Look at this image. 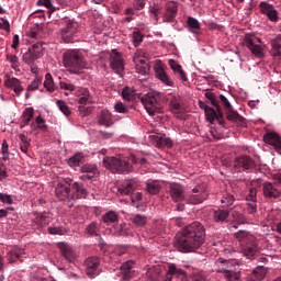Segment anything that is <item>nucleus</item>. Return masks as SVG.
Listing matches in <instances>:
<instances>
[{
    "label": "nucleus",
    "instance_id": "nucleus-1",
    "mask_svg": "<svg viewBox=\"0 0 281 281\" xmlns=\"http://www.w3.org/2000/svg\"><path fill=\"white\" fill-rule=\"evenodd\" d=\"M205 243V226L201 222L187 225L176 237L175 247L181 254H192Z\"/></svg>",
    "mask_w": 281,
    "mask_h": 281
},
{
    "label": "nucleus",
    "instance_id": "nucleus-2",
    "mask_svg": "<svg viewBox=\"0 0 281 281\" xmlns=\"http://www.w3.org/2000/svg\"><path fill=\"white\" fill-rule=\"evenodd\" d=\"M63 64L67 71L78 75L82 69H87V61L82 54L76 49L67 50L63 55Z\"/></svg>",
    "mask_w": 281,
    "mask_h": 281
},
{
    "label": "nucleus",
    "instance_id": "nucleus-3",
    "mask_svg": "<svg viewBox=\"0 0 281 281\" xmlns=\"http://www.w3.org/2000/svg\"><path fill=\"white\" fill-rule=\"evenodd\" d=\"M235 238L239 240L241 251L248 260H251L258 252V243L256 241V237L248 234L246 231H239L235 233Z\"/></svg>",
    "mask_w": 281,
    "mask_h": 281
},
{
    "label": "nucleus",
    "instance_id": "nucleus-4",
    "mask_svg": "<svg viewBox=\"0 0 281 281\" xmlns=\"http://www.w3.org/2000/svg\"><path fill=\"white\" fill-rule=\"evenodd\" d=\"M103 165L111 170V172H117V175L133 172V165L124 157H105L103 158Z\"/></svg>",
    "mask_w": 281,
    "mask_h": 281
},
{
    "label": "nucleus",
    "instance_id": "nucleus-5",
    "mask_svg": "<svg viewBox=\"0 0 281 281\" xmlns=\"http://www.w3.org/2000/svg\"><path fill=\"white\" fill-rule=\"evenodd\" d=\"M71 178H65L55 188V195L68 207H74V195H71Z\"/></svg>",
    "mask_w": 281,
    "mask_h": 281
},
{
    "label": "nucleus",
    "instance_id": "nucleus-6",
    "mask_svg": "<svg viewBox=\"0 0 281 281\" xmlns=\"http://www.w3.org/2000/svg\"><path fill=\"white\" fill-rule=\"evenodd\" d=\"M214 271L222 273L226 281H240V274L235 272L232 261L218 258L213 266Z\"/></svg>",
    "mask_w": 281,
    "mask_h": 281
},
{
    "label": "nucleus",
    "instance_id": "nucleus-7",
    "mask_svg": "<svg viewBox=\"0 0 281 281\" xmlns=\"http://www.w3.org/2000/svg\"><path fill=\"white\" fill-rule=\"evenodd\" d=\"M142 104L145 106V110L147 111L148 115H155L156 113H161V109L164 106L161 105V99L159 95H156L155 93H147L140 98Z\"/></svg>",
    "mask_w": 281,
    "mask_h": 281
},
{
    "label": "nucleus",
    "instance_id": "nucleus-8",
    "mask_svg": "<svg viewBox=\"0 0 281 281\" xmlns=\"http://www.w3.org/2000/svg\"><path fill=\"white\" fill-rule=\"evenodd\" d=\"M80 25L75 20H67L64 27L59 31V36L64 43H74L78 36Z\"/></svg>",
    "mask_w": 281,
    "mask_h": 281
},
{
    "label": "nucleus",
    "instance_id": "nucleus-9",
    "mask_svg": "<svg viewBox=\"0 0 281 281\" xmlns=\"http://www.w3.org/2000/svg\"><path fill=\"white\" fill-rule=\"evenodd\" d=\"M244 45H246L257 58L265 57V45H262V40H260V37L252 34H246L244 37Z\"/></svg>",
    "mask_w": 281,
    "mask_h": 281
},
{
    "label": "nucleus",
    "instance_id": "nucleus-10",
    "mask_svg": "<svg viewBox=\"0 0 281 281\" xmlns=\"http://www.w3.org/2000/svg\"><path fill=\"white\" fill-rule=\"evenodd\" d=\"M200 109L204 110L206 115V120L210 121L211 124H214L215 120L218 122L220 126H225V119L223 117V112H217L216 108H210L205 102L199 101Z\"/></svg>",
    "mask_w": 281,
    "mask_h": 281
},
{
    "label": "nucleus",
    "instance_id": "nucleus-11",
    "mask_svg": "<svg viewBox=\"0 0 281 281\" xmlns=\"http://www.w3.org/2000/svg\"><path fill=\"white\" fill-rule=\"evenodd\" d=\"M220 101L222 102V105L224 106V110L226 112V119L229 122H235L236 124H243L244 120L238 112L234 111V106H232V103H229V100L227 97L221 94Z\"/></svg>",
    "mask_w": 281,
    "mask_h": 281
},
{
    "label": "nucleus",
    "instance_id": "nucleus-12",
    "mask_svg": "<svg viewBox=\"0 0 281 281\" xmlns=\"http://www.w3.org/2000/svg\"><path fill=\"white\" fill-rule=\"evenodd\" d=\"M179 13V3L169 1L165 4V11L162 13V23H175L177 21V14Z\"/></svg>",
    "mask_w": 281,
    "mask_h": 281
},
{
    "label": "nucleus",
    "instance_id": "nucleus-13",
    "mask_svg": "<svg viewBox=\"0 0 281 281\" xmlns=\"http://www.w3.org/2000/svg\"><path fill=\"white\" fill-rule=\"evenodd\" d=\"M169 195L175 203H181L186 201V188L177 182L169 184Z\"/></svg>",
    "mask_w": 281,
    "mask_h": 281
},
{
    "label": "nucleus",
    "instance_id": "nucleus-14",
    "mask_svg": "<svg viewBox=\"0 0 281 281\" xmlns=\"http://www.w3.org/2000/svg\"><path fill=\"white\" fill-rule=\"evenodd\" d=\"M259 8L261 14H265V16H267L269 21H271L272 23H278L280 16L278 10L276 9V7H273V4L267 1H262L259 3Z\"/></svg>",
    "mask_w": 281,
    "mask_h": 281
},
{
    "label": "nucleus",
    "instance_id": "nucleus-15",
    "mask_svg": "<svg viewBox=\"0 0 281 281\" xmlns=\"http://www.w3.org/2000/svg\"><path fill=\"white\" fill-rule=\"evenodd\" d=\"M183 281L186 280V271L181 268H178L177 265L170 263L168 266L167 273L161 281H172V280Z\"/></svg>",
    "mask_w": 281,
    "mask_h": 281
},
{
    "label": "nucleus",
    "instance_id": "nucleus-16",
    "mask_svg": "<svg viewBox=\"0 0 281 281\" xmlns=\"http://www.w3.org/2000/svg\"><path fill=\"white\" fill-rule=\"evenodd\" d=\"M154 69H155L156 78H158V80H160L162 85H166V87L175 86V81H172V78H170L167 72L168 67H166V65L157 64Z\"/></svg>",
    "mask_w": 281,
    "mask_h": 281
},
{
    "label": "nucleus",
    "instance_id": "nucleus-17",
    "mask_svg": "<svg viewBox=\"0 0 281 281\" xmlns=\"http://www.w3.org/2000/svg\"><path fill=\"white\" fill-rule=\"evenodd\" d=\"M262 194L265 199H280L281 190L280 184L273 182H265L262 184Z\"/></svg>",
    "mask_w": 281,
    "mask_h": 281
},
{
    "label": "nucleus",
    "instance_id": "nucleus-18",
    "mask_svg": "<svg viewBox=\"0 0 281 281\" xmlns=\"http://www.w3.org/2000/svg\"><path fill=\"white\" fill-rule=\"evenodd\" d=\"M86 274L88 278L100 276V258L89 257L86 259Z\"/></svg>",
    "mask_w": 281,
    "mask_h": 281
},
{
    "label": "nucleus",
    "instance_id": "nucleus-19",
    "mask_svg": "<svg viewBox=\"0 0 281 281\" xmlns=\"http://www.w3.org/2000/svg\"><path fill=\"white\" fill-rule=\"evenodd\" d=\"M207 199V192L203 190L201 187H196L192 190V193L188 196L187 201L191 205H199V203H203Z\"/></svg>",
    "mask_w": 281,
    "mask_h": 281
},
{
    "label": "nucleus",
    "instance_id": "nucleus-20",
    "mask_svg": "<svg viewBox=\"0 0 281 281\" xmlns=\"http://www.w3.org/2000/svg\"><path fill=\"white\" fill-rule=\"evenodd\" d=\"M70 194L72 196V205L76 203V199H87V189L85 184L80 182H70Z\"/></svg>",
    "mask_w": 281,
    "mask_h": 281
},
{
    "label": "nucleus",
    "instance_id": "nucleus-21",
    "mask_svg": "<svg viewBox=\"0 0 281 281\" xmlns=\"http://www.w3.org/2000/svg\"><path fill=\"white\" fill-rule=\"evenodd\" d=\"M263 142L266 144H269L270 146H273L274 150L281 155V137L276 132L267 133L263 136Z\"/></svg>",
    "mask_w": 281,
    "mask_h": 281
},
{
    "label": "nucleus",
    "instance_id": "nucleus-22",
    "mask_svg": "<svg viewBox=\"0 0 281 281\" xmlns=\"http://www.w3.org/2000/svg\"><path fill=\"white\" fill-rule=\"evenodd\" d=\"M110 66L115 74H122V71H124V59L120 53L113 52L110 55Z\"/></svg>",
    "mask_w": 281,
    "mask_h": 281
},
{
    "label": "nucleus",
    "instance_id": "nucleus-23",
    "mask_svg": "<svg viewBox=\"0 0 281 281\" xmlns=\"http://www.w3.org/2000/svg\"><path fill=\"white\" fill-rule=\"evenodd\" d=\"M256 166L251 157L244 155L235 158V168H241L243 170H251Z\"/></svg>",
    "mask_w": 281,
    "mask_h": 281
},
{
    "label": "nucleus",
    "instance_id": "nucleus-24",
    "mask_svg": "<svg viewBox=\"0 0 281 281\" xmlns=\"http://www.w3.org/2000/svg\"><path fill=\"white\" fill-rule=\"evenodd\" d=\"M4 87H8V89H13L16 95H21V93H23V86L21 85V80L15 77H7L4 80Z\"/></svg>",
    "mask_w": 281,
    "mask_h": 281
},
{
    "label": "nucleus",
    "instance_id": "nucleus-25",
    "mask_svg": "<svg viewBox=\"0 0 281 281\" xmlns=\"http://www.w3.org/2000/svg\"><path fill=\"white\" fill-rule=\"evenodd\" d=\"M81 181H90V179H93V177L98 175V167H95V165L87 164L81 167Z\"/></svg>",
    "mask_w": 281,
    "mask_h": 281
},
{
    "label": "nucleus",
    "instance_id": "nucleus-26",
    "mask_svg": "<svg viewBox=\"0 0 281 281\" xmlns=\"http://www.w3.org/2000/svg\"><path fill=\"white\" fill-rule=\"evenodd\" d=\"M135 266V261L128 260L125 261L121 266V273H122V279L125 281H128L135 276V270H133V267Z\"/></svg>",
    "mask_w": 281,
    "mask_h": 281
},
{
    "label": "nucleus",
    "instance_id": "nucleus-27",
    "mask_svg": "<svg viewBox=\"0 0 281 281\" xmlns=\"http://www.w3.org/2000/svg\"><path fill=\"white\" fill-rule=\"evenodd\" d=\"M151 142L154 145L157 146V148H164L166 146L167 148H172V139L169 137H166L165 134L162 135H151Z\"/></svg>",
    "mask_w": 281,
    "mask_h": 281
},
{
    "label": "nucleus",
    "instance_id": "nucleus-28",
    "mask_svg": "<svg viewBox=\"0 0 281 281\" xmlns=\"http://www.w3.org/2000/svg\"><path fill=\"white\" fill-rule=\"evenodd\" d=\"M59 249L68 262H74V260H76V252L74 251V248H71V246H69L67 243H60Z\"/></svg>",
    "mask_w": 281,
    "mask_h": 281
},
{
    "label": "nucleus",
    "instance_id": "nucleus-29",
    "mask_svg": "<svg viewBox=\"0 0 281 281\" xmlns=\"http://www.w3.org/2000/svg\"><path fill=\"white\" fill-rule=\"evenodd\" d=\"M137 188H139V182H137L136 180H128V181H125L119 188V192L121 194H133V191L137 190Z\"/></svg>",
    "mask_w": 281,
    "mask_h": 281
},
{
    "label": "nucleus",
    "instance_id": "nucleus-30",
    "mask_svg": "<svg viewBox=\"0 0 281 281\" xmlns=\"http://www.w3.org/2000/svg\"><path fill=\"white\" fill-rule=\"evenodd\" d=\"M270 54L276 60H281V35L273 38L271 42Z\"/></svg>",
    "mask_w": 281,
    "mask_h": 281
},
{
    "label": "nucleus",
    "instance_id": "nucleus-31",
    "mask_svg": "<svg viewBox=\"0 0 281 281\" xmlns=\"http://www.w3.org/2000/svg\"><path fill=\"white\" fill-rule=\"evenodd\" d=\"M168 65H169L170 69H172L173 74L179 75V78H180V80H182V82L188 81V77L186 76V71H183V68L181 67V65L179 63H177V60L169 59Z\"/></svg>",
    "mask_w": 281,
    "mask_h": 281
},
{
    "label": "nucleus",
    "instance_id": "nucleus-32",
    "mask_svg": "<svg viewBox=\"0 0 281 281\" xmlns=\"http://www.w3.org/2000/svg\"><path fill=\"white\" fill-rule=\"evenodd\" d=\"M98 122L101 126H105V128H109L110 126H113V115L111 114V112H109V110H102L99 115Z\"/></svg>",
    "mask_w": 281,
    "mask_h": 281
},
{
    "label": "nucleus",
    "instance_id": "nucleus-33",
    "mask_svg": "<svg viewBox=\"0 0 281 281\" xmlns=\"http://www.w3.org/2000/svg\"><path fill=\"white\" fill-rule=\"evenodd\" d=\"M167 100L173 113H181V111H183V106L181 105V97L171 94L167 98Z\"/></svg>",
    "mask_w": 281,
    "mask_h": 281
},
{
    "label": "nucleus",
    "instance_id": "nucleus-34",
    "mask_svg": "<svg viewBox=\"0 0 281 281\" xmlns=\"http://www.w3.org/2000/svg\"><path fill=\"white\" fill-rule=\"evenodd\" d=\"M137 56H139V54L136 53V56L134 57V63H138L136 64L137 74H140V76H148V71H150V67L148 66L146 60L139 59L137 58Z\"/></svg>",
    "mask_w": 281,
    "mask_h": 281
},
{
    "label": "nucleus",
    "instance_id": "nucleus-35",
    "mask_svg": "<svg viewBox=\"0 0 281 281\" xmlns=\"http://www.w3.org/2000/svg\"><path fill=\"white\" fill-rule=\"evenodd\" d=\"M267 276V269L265 267H257L250 274H248V281H261Z\"/></svg>",
    "mask_w": 281,
    "mask_h": 281
},
{
    "label": "nucleus",
    "instance_id": "nucleus-36",
    "mask_svg": "<svg viewBox=\"0 0 281 281\" xmlns=\"http://www.w3.org/2000/svg\"><path fill=\"white\" fill-rule=\"evenodd\" d=\"M130 221L135 225L136 227H146L148 224V217L146 215L142 214H133L130 216Z\"/></svg>",
    "mask_w": 281,
    "mask_h": 281
},
{
    "label": "nucleus",
    "instance_id": "nucleus-37",
    "mask_svg": "<svg viewBox=\"0 0 281 281\" xmlns=\"http://www.w3.org/2000/svg\"><path fill=\"white\" fill-rule=\"evenodd\" d=\"M161 190V182L159 180H148L146 182V191L148 194L155 195Z\"/></svg>",
    "mask_w": 281,
    "mask_h": 281
},
{
    "label": "nucleus",
    "instance_id": "nucleus-38",
    "mask_svg": "<svg viewBox=\"0 0 281 281\" xmlns=\"http://www.w3.org/2000/svg\"><path fill=\"white\" fill-rule=\"evenodd\" d=\"M227 218H229V211L225 209H220L214 211L213 220L215 223H226Z\"/></svg>",
    "mask_w": 281,
    "mask_h": 281
},
{
    "label": "nucleus",
    "instance_id": "nucleus-39",
    "mask_svg": "<svg viewBox=\"0 0 281 281\" xmlns=\"http://www.w3.org/2000/svg\"><path fill=\"white\" fill-rule=\"evenodd\" d=\"M32 117H34V108H26L22 114L20 128H25V126L32 122Z\"/></svg>",
    "mask_w": 281,
    "mask_h": 281
},
{
    "label": "nucleus",
    "instance_id": "nucleus-40",
    "mask_svg": "<svg viewBox=\"0 0 281 281\" xmlns=\"http://www.w3.org/2000/svg\"><path fill=\"white\" fill-rule=\"evenodd\" d=\"M52 217L47 215V213H40L33 220V223L36 224L37 227H45V225H49Z\"/></svg>",
    "mask_w": 281,
    "mask_h": 281
},
{
    "label": "nucleus",
    "instance_id": "nucleus-41",
    "mask_svg": "<svg viewBox=\"0 0 281 281\" xmlns=\"http://www.w3.org/2000/svg\"><path fill=\"white\" fill-rule=\"evenodd\" d=\"M45 45L43 42H37L35 44L32 45V47L29 48L30 52L33 53V55L38 59L43 57V52L45 49V47L43 46Z\"/></svg>",
    "mask_w": 281,
    "mask_h": 281
},
{
    "label": "nucleus",
    "instance_id": "nucleus-42",
    "mask_svg": "<svg viewBox=\"0 0 281 281\" xmlns=\"http://www.w3.org/2000/svg\"><path fill=\"white\" fill-rule=\"evenodd\" d=\"M187 25L189 30L192 32V34H199V31L201 30V23L195 18H188Z\"/></svg>",
    "mask_w": 281,
    "mask_h": 281
},
{
    "label": "nucleus",
    "instance_id": "nucleus-43",
    "mask_svg": "<svg viewBox=\"0 0 281 281\" xmlns=\"http://www.w3.org/2000/svg\"><path fill=\"white\" fill-rule=\"evenodd\" d=\"M20 139V149L22 153L27 154V150H30V138L25 136V134H19Z\"/></svg>",
    "mask_w": 281,
    "mask_h": 281
},
{
    "label": "nucleus",
    "instance_id": "nucleus-44",
    "mask_svg": "<svg viewBox=\"0 0 281 281\" xmlns=\"http://www.w3.org/2000/svg\"><path fill=\"white\" fill-rule=\"evenodd\" d=\"M82 161H85V156L81 153H78L68 159V165L71 168H76V167L80 166V164H82Z\"/></svg>",
    "mask_w": 281,
    "mask_h": 281
},
{
    "label": "nucleus",
    "instance_id": "nucleus-45",
    "mask_svg": "<svg viewBox=\"0 0 281 281\" xmlns=\"http://www.w3.org/2000/svg\"><path fill=\"white\" fill-rule=\"evenodd\" d=\"M48 234L52 236H65L67 228L65 226H49Z\"/></svg>",
    "mask_w": 281,
    "mask_h": 281
},
{
    "label": "nucleus",
    "instance_id": "nucleus-46",
    "mask_svg": "<svg viewBox=\"0 0 281 281\" xmlns=\"http://www.w3.org/2000/svg\"><path fill=\"white\" fill-rule=\"evenodd\" d=\"M100 225L98 223L92 222L86 227V233L88 236H100Z\"/></svg>",
    "mask_w": 281,
    "mask_h": 281
},
{
    "label": "nucleus",
    "instance_id": "nucleus-47",
    "mask_svg": "<svg viewBox=\"0 0 281 281\" xmlns=\"http://www.w3.org/2000/svg\"><path fill=\"white\" fill-rule=\"evenodd\" d=\"M44 89H46V91H49V93H53V91H55L56 87L54 85V78H52V74L45 75Z\"/></svg>",
    "mask_w": 281,
    "mask_h": 281
},
{
    "label": "nucleus",
    "instance_id": "nucleus-48",
    "mask_svg": "<svg viewBox=\"0 0 281 281\" xmlns=\"http://www.w3.org/2000/svg\"><path fill=\"white\" fill-rule=\"evenodd\" d=\"M105 225H111L112 223H117V215L113 211H109L102 217Z\"/></svg>",
    "mask_w": 281,
    "mask_h": 281
},
{
    "label": "nucleus",
    "instance_id": "nucleus-49",
    "mask_svg": "<svg viewBox=\"0 0 281 281\" xmlns=\"http://www.w3.org/2000/svg\"><path fill=\"white\" fill-rule=\"evenodd\" d=\"M22 60L23 63H25V65H34V63H36L38 58L34 55L32 50H27L23 54Z\"/></svg>",
    "mask_w": 281,
    "mask_h": 281
},
{
    "label": "nucleus",
    "instance_id": "nucleus-50",
    "mask_svg": "<svg viewBox=\"0 0 281 281\" xmlns=\"http://www.w3.org/2000/svg\"><path fill=\"white\" fill-rule=\"evenodd\" d=\"M205 97L207 98V100H210L212 106H214V109L220 112L223 113V110L221 109V105L218 104V100H216V95H214L213 92H207L205 94Z\"/></svg>",
    "mask_w": 281,
    "mask_h": 281
},
{
    "label": "nucleus",
    "instance_id": "nucleus-51",
    "mask_svg": "<svg viewBox=\"0 0 281 281\" xmlns=\"http://www.w3.org/2000/svg\"><path fill=\"white\" fill-rule=\"evenodd\" d=\"M56 104H57L59 111H61L64 113V115H66V117H69V115H71V110H69L67 102H65L63 100H57Z\"/></svg>",
    "mask_w": 281,
    "mask_h": 281
},
{
    "label": "nucleus",
    "instance_id": "nucleus-52",
    "mask_svg": "<svg viewBox=\"0 0 281 281\" xmlns=\"http://www.w3.org/2000/svg\"><path fill=\"white\" fill-rule=\"evenodd\" d=\"M79 104H91V94L88 89L81 91V98H79Z\"/></svg>",
    "mask_w": 281,
    "mask_h": 281
},
{
    "label": "nucleus",
    "instance_id": "nucleus-53",
    "mask_svg": "<svg viewBox=\"0 0 281 281\" xmlns=\"http://www.w3.org/2000/svg\"><path fill=\"white\" fill-rule=\"evenodd\" d=\"M234 195L226 193L223 195L221 203L224 205V207H229V205H234Z\"/></svg>",
    "mask_w": 281,
    "mask_h": 281
},
{
    "label": "nucleus",
    "instance_id": "nucleus-54",
    "mask_svg": "<svg viewBox=\"0 0 281 281\" xmlns=\"http://www.w3.org/2000/svg\"><path fill=\"white\" fill-rule=\"evenodd\" d=\"M7 60L11 63L12 69L19 71V57L16 55H7Z\"/></svg>",
    "mask_w": 281,
    "mask_h": 281
},
{
    "label": "nucleus",
    "instance_id": "nucleus-55",
    "mask_svg": "<svg viewBox=\"0 0 281 281\" xmlns=\"http://www.w3.org/2000/svg\"><path fill=\"white\" fill-rule=\"evenodd\" d=\"M132 41L135 47H137L144 41V35H142L139 31H134L132 34Z\"/></svg>",
    "mask_w": 281,
    "mask_h": 281
},
{
    "label": "nucleus",
    "instance_id": "nucleus-56",
    "mask_svg": "<svg viewBox=\"0 0 281 281\" xmlns=\"http://www.w3.org/2000/svg\"><path fill=\"white\" fill-rule=\"evenodd\" d=\"M119 236H131V228H128V225L126 223H123L120 225L117 231Z\"/></svg>",
    "mask_w": 281,
    "mask_h": 281
},
{
    "label": "nucleus",
    "instance_id": "nucleus-57",
    "mask_svg": "<svg viewBox=\"0 0 281 281\" xmlns=\"http://www.w3.org/2000/svg\"><path fill=\"white\" fill-rule=\"evenodd\" d=\"M43 82V78L41 77H36L31 85L27 88V91H36V89H38V87H41V83Z\"/></svg>",
    "mask_w": 281,
    "mask_h": 281
},
{
    "label": "nucleus",
    "instance_id": "nucleus-58",
    "mask_svg": "<svg viewBox=\"0 0 281 281\" xmlns=\"http://www.w3.org/2000/svg\"><path fill=\"white\" fill-rule=\"evenodd\" d=\"M246 201L248 202H257L258 201V191L256 188L249 189V194L246 196Z\"/></svg>",
    "mask_w": 281,
    "mask_h": 281
},
{
    "label": "nucleus",
    "instance_id": "nucleus-59",
    "mask_svg": "<svg viewBox=\"0 0 281 281\" xmlns=\"http://www.w3.org/2000/svg\"><path fill=\"white\" fill-rule=\"evenodd\" d=\"M122 98H123V100H126L127 102H131V100H133V91H131V88L125 87L123 89Z\"/></svg>",
    "mask_w": 281,
    "mask_h": 281
},
{
    "label": "nucleus",
    "instance_id": "nucleus-60",
    "mask_svg": "<svg viewBox=\"0 0 281 281\" xmlns=\"http://www.w3.org/2000/svg\"><path fill=\"white\" fill-rule=\"evenodd\" d=\"M0 201L1 203H7V205H12L14 200H12V195L8 193H0Z\"/></svg>",
    "mask_w": 281,
    "mask_h": 281
},
{
    "label": "nucleus",
    "instance_id": "nucleus-61",
    "mask_svg": "<svg viewBox=\"0 0 281 281\" xmlns=\"http://www.w3.org/2000/svg\"><path fill=\"white\" fill-rule=\"evenodd\" d=\"M190 281H207L205 273L203 272H194L191 278Z\"/></svg>",
    "mask_w": 281,
    "mask_h": 281
},
{
    "label": "nucleus",
    "instance_id": "nucleus-62",
    "mask_svg": "<svg viewBox=\"0 0 281 281\" xmlns=\"http://www.w3.org/2000/svg\"><path fill=\"white\" fill-rule=\"evenodd\" d=\"M142 193L136 192V193H132L131 194V201L133 203V205H135L136 207H139V201H142Z\"/></svg>",
    "mask_w": 281,
    "mask_h": 281
},
{
    "label": "nucleus",
    "instance_id": "nucleus-63",
    "mask_svg": "<svg viewBox=\"0 0 281 281\" xmlns=\"http://www.w3.org/2000/svg\"><path fill=\"white\" fill-rule=\"evenodd\" d=\"M40 5H45L50 12H56V7L52 4V0H38Z\"/></svg>",
    "mask_w": 281,
    "mask_h": 281
},
{
    "label": "nucleus",
    "instance_id": "nucleus-64",
    "mask_svg": "<svg viewBox=\"0 0 281 281\" xmlns=\"http://www.w3.org/2000/svg\"><path fill=\"white\" fill-rule=\"evenodd\" d=\"M134 10H144L146 0H133Z\"/></svg>",
    "mask_w": 281,
    "mask_h": 281
}]
</instances>
